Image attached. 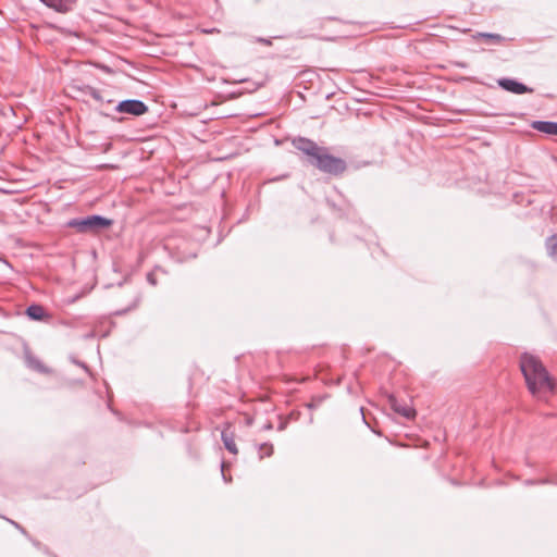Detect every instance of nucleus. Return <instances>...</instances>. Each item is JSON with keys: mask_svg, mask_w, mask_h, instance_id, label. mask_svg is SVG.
<instances>
[{"mask_svg": "<svg viewBox=\"0 0 557 557\" xmlns=\"http://www.w3.org/2000/svg\"><path fill=\"white\" fill-rule=\"evenodd\" d=\"M292 145L306 157V162L309 165L322 173L339 176L347 170V163L344 159L331 154L326 147L319 146L312 139L301 136L295 137Z\"/></svg>", "mask_w": 557, "mask_h": 557, "instance_id": "obj_1", "label": "nucleus"}, {"mask_svg": "<svg viewBox=\"0 0 557 557\" xmlns=\"http://www.w3.org/2000/svg\"><path fill=\"white\" fill-rule=\"evenodd\" d=\"M520 369L532 395L550 393L555 385L542 361L534 355L524 352L520 357Z\"/></svg>", "mask_w": 557, "mask_h": 557, "instance_id": "obj_2", "label": "nucleus"}, {"mask_svg": "<svg viewBox=\"0 0 557 557\" xmlns=\"http://www.w3.org/2000/svg\"><path fill=\"white\" fill-rule=\"evenodd\" d=\"M113 224L111 219L99 214H91L84 218H74L67 221L66 226L74 228L81 234H97Z\"/></svg>", "mask_w": 557, "mask_h": 557, "instance_id": "obj_3", "label": "nucleus"}, {"mask_svg": "<svg viewBox=\"0 0 557 557\" xmlns=\"http://www.w3.org/2000/svg\"><path fill=\"white\" fill-rule=\"evenodd\" d=\"M114 110L119 113L140 116L148 111V106L139 99H125L120 101Z\"/></svg>", "mask_w": 557, "mask_h": 557, "instance_id": "obj_4", "label": "nucleus"}, {"mask_svg": "<svg viewBox=\"0 0 557 557\" xmlns=\"http://www.w3.org/2000/svg\"><path fill=\"white\" fill-rule=\"evenodd\" d=\"M497 83L498 86L502 87L504 90L516 95L532 92L531 88L513 78H499Z\"/></svg>", "mask_w": 557, "mask_h": 557, "instance_id": "obj_5", "label": "nucleus"}, {"mask_svg": "<svg viewBox=\"0 0 557 557\" xmlns=\"http://www.w3.org/2000/svg\"><path fill=\"white\" fill-rule=\"evenodd\" d=\"M388 403L391 408L401 417L408 420L416 417V410L411 406L400 403L395 396L391 395L388 397Z\"/></svg>", "mask_w": 557, "mask_h": 557, "instance_id": "obj_6", "label": "nucleus"}, {"mask_svg": "<svg viewBox=\"0 0 557 557\" xmlns=\"http://www.w3.org/2000/svg\"><path fill=\"white\" fill-rule=\"evenodd\" d=\"M48 8L55 10L59 13H67L74 9L77 0H40Z\"/></svg>", "mask_w": 557, "mask_h": 557, "instance_id": "obj_7", "label": "nucleus"}, {"mask_svg": "<svg viewBox=\"0 0 557 557\" xmlns=\"http://www.w3.org/2000/svg\"><path fill=\"white\" fill-rule=\"evenodd\" d=\"M48 8L55 10L59 13H67L74 9L77 0H40Z\"/></svg>", "mask_w": 557, "mask_h": 557, "instance_id": "obj_8", "label": "nucleus"}, {"mask_svg": "<svg viewBox=\"0 0 557 557\" xmlns=\"http://www.w3.org/2000/svg\"><path fill=\"white\" fill-rule=\"evenodd\" d=\"M532 127L541 133L547 134V135H554L557 134V122L552 121H534L532 123Z\"/></svg>", "mask_w": 557, "mask_h": 557, "instance_id": "obj_9", "label": "nucleus"}, {"mask_svg": "<svg viewBox=\"0 0 557 557\" xmlns=\"http://www.w3.org/2000/svg\"><path fill=\"white\" fill-rule=\"evenodd\" d=\"M26 315L34 321H42L45 318H49L45 308L41 305L33 304L26 308Z\"/></svg>", "mask_w": 557, "mask_h": 557, "instance_id": "obj_10", "label": "nucleus"}, {"mask_svg": "<svg viewBox=\"0 0 557 557\" xmlns=\"http://www.w3.org/2000/svg\"><path fill=\"white\" fill-rule=\"evenodd\" d=\"M168 248L171 249L170 247V244L168 245ZM197 253L195 251H188L186 252L185 250L181 249V247H176V248H172V257L177 261V262H185V261H188L190 259H194L196 258Z\"/></svg>", "mask_w": 557, "mask_h": 557, "instance_id": "obj_11", "label": "nucleus"}, {"mask_svg": "<svg viewBox=\"0 0 557 557\" xmlns=\"http://www.w3.org/2000/svg\"><path fill=\"white\" fill-rule=\"evenodd\" d=\"M221 440L224 444V447L231 453L236 455L237 454V447L234 441L233 433L227 432V430H223L221 433Z\"/></svg>", "mask_w": 557, "mask_h": 557, "instance_id": "obj_12", "label": "nucleus"}, {"mask_svg": "<svg viewBox=\"0 0 557 557\" xmlns=\"http://www.w3.org/2000/svg\"><path fill=\"white\" fill-rule=\"evenodd\" d=\"M545 246L548 255L557 260V233L546 238Z\"/></svg>", "mask_w": 557, "mask_h": 557, "instance_id": "obj_13", "label": "nucleus"}, {"mask_svg": "<svg viewBox=\"0 0 557 557\" xmlns=\"http://www.w3.org/2000/svg\"><path fill=\"white\" fill-rule=\"evenodd\" d=\"M26 362L30 369H33L39 373L48 372V369L45 367V364L38 358H36L34 356H27Z\"/></svg>", "mask_w": 557, "mask_h": 557, "instance_id": "obj_14", "label": "nucleus"}, {"mask_svg": "<svg viewBox=\"0 0 557 557\" xmlns=\"http://www.w3.org/2000/svg\"><path fill=\"white\" fill-rule=\"evenodd\" d=\"M478 37L484 38L494 45H499L505 41V38L502 35L494 33H479Z\"/></svg>", "mask_w": 557, "mask_h": 557, "instance_id": "obj_15", "label": "nucleus"}, {"mask_svg": "<svg viewBox=\"0 0 557 557\" xmlns=\"http://www.w3.org/2000/svg\"><path fill=\"white\" fill-rule=\"evenodd\" d=\"M273 454V445L269 443H263L259 446V456L260 459L264 457H270Z\"/></svg>", "mask_w": 557, "mask_h": 557, "instance_id": "obj_16", "label": "nucleus"}, {"mask_svg": "<svg viewBox=\"0 0 557 557\" xmlns=\"http://www.w3.org/2000/svg\"><path fill=\"white\" fill-rule=\"evenodd\" d=\"M81 91L83 92V95L85 96H89L91 97L94 100L95 98H98L99 97V92L100 90L96 89L95 87L92 86H89V85H86L84 87L81 88Z\"/></svg>", "mask_w": 557, "mask_h": 557, "instance_id": "obj_17", "label": "nucleus"}, {"mask_svg": "<svg viewBox=\"0 0 557 557\" xmlns=\"http://www.w3.org/2000/svg\"><path fill=\"white\" fill-rule=\"evenodd\" d=\"M81 91L83 92V95L85 96H89L91 97L94 100L95 98H98L99 97V92L100 90L96 89L95 87L92 86H89V85H86L84 87L81 88Z\"/></svg>", "mask_w": 557, "mask_h": 557, "instance_id": "obj_18", "label": "nucleus"}, {"mask_svg": "<svg viewBox=\"0 0 557 557\" xmlns=\"http://www.w3.org/2000/svg\"><path fill=\"white\" fill-rule=\"evenodd\" d=\"M95 101L98 103L99 110H103L107 106L113 103V100L107 99L102 91L99 92L98 98H95Z\"/></svg>", "mask_w": 557, "mask_h": 557, "instance_id": "obj_19", "label": "nucleus"}, {"mask_svg": "<svg viewBox=\"0 0 557 557\" xmlns=\"http://www.w3.org/2000/svg\"><path fill=\"white\" fill-rule=\"evenodd\" d=\"M147 281L153 286L157 285V280L152 273L147 274Z\"/></svg>", "mask_w": 557, "mask_h": 557, "instance_id": "obj_20", "label": "nucleus"}, {"mask_svg": "<svg viewBox=\"0 0 557 557\" xmlns=\"http://www.w3.org/2000/svg\"><path fill=\"white\" fill-rule=\"evenodd\" d=\"M224 466H225V463H224V461H222V462H221V472H222V476H223V480H224L225 482H228V481H231V479H227V478H226V475L224 474Z\"/></svg>", "mask_w": 557, "mask_h": 557, "instance_id": "obj_21", "label": "nucleus"}, {"mask_svg": "<svg viewBox=\"0 0 557 557\" xmlns=\"http://www.w3.org/2000/svg\"><path fill=\"white\" fill-rule=\"evenodd\" d=\"M16 529H18L22 533L26 534V531L17 523L12 520H9Z\"/></svg>", "mask_w": 557, "mask_h": 557, "instance_id": "obj_22", "label": "nucleus"}, {"mask_svg": "<svg viewBox=\"0 0 557 557\" xmlns=\"http://www.w3.org/2000/svg\"><path fill=\"white\" fill-rule=\"evenodd\" d=\"M16 529H18L22 533L26 534V531L17 523L12 520H9Z\"/></svg>", "mask_w": 557, "mask_h": 557, "instance_id": "obj_23", "label": "nucleus"}, {"mask_svg": "<svg viewBox=\"0 0 557 557\" xmlns=\"http://www.w3.org/2000/svg\"><path fill=\"white\" fill-rule=\"evenodd\" d=\"M257 41L263 44V45H271V40L270 39H265V38H258Z\"/></svg>", "mask_w": 557, "mask_h": 557, "instance_id": "obj_24", "label": "nucleus"}, {"mask_svg": "<svg viewBox=\"0 0 557 557\" xmlns=\"http://www.w3.org/2000/svg\"><path fill=\"white\" fill-rule=\"evenodd\" d=\"M73 362H75L77 366L82 367L83 369H85L86 371H88V368L87 366L84 363V362H81V361H76L73 359Z\"/></svg>", "mask_w": 557, "mask_h": 557, "instance_id": "obj_25", "label": "nucleus"}, {"mask_svg": "<svg viewBox=\"0 0 557 557\" xmlns=\"http://www.w3.org/2000/svg\"><path fill=\"white\" fill-rule=\"evenodd\" d=\"M73 362H75L77 366L82 367L83 369H85L86 371H88V368L87 366L84 363V362H81V361H76L73 359Z\"/></svg>", "mask_w": 557, "mask_h": 557, "instance_id": "obj_26", "label": "nucleus"}, {"mask_svg": "<svg viewBox=\"0 0 557 557\" xmlns=\"http://www.w3.org/2000/svg\"><path fill=\"white\" fill-rule=\"evenodd\" d=\"M457 65L460 66V67H466L465 63H457Z\"/></svg>", "mask_w": 557, "mask_h": 557, "instance_id": "obj_27", "label": "nucleus"}, {"mask_svg": "<svg viewBox=\"0 0 557 557\" xmlns=\"http://www.w3.org/2000/svg\"><path fill=\"white\" fill-rule=\"evenodd\" d=\"M314 406H315V405H313V404H309V405H308V407H309V408H314Z\"/></svg>", "mask_w": 557, "mask_h": 557, "instance_id": "obj_28", "label": "nucleus"}, {"mask_svg": "<svg viewBox=\"0 0 557 557\" xmlns=\"http://www.w3.org/2000/svg\"><path fill=\"white\" fill-rule=\"evenodd\" d=\"M283 429H284V424H280L278 430H283Z\"/></svg>", "mask_w": 557, "mask_h": 557, "instance_id": "obj_29", "label": "nucleus"}]
</instances>
